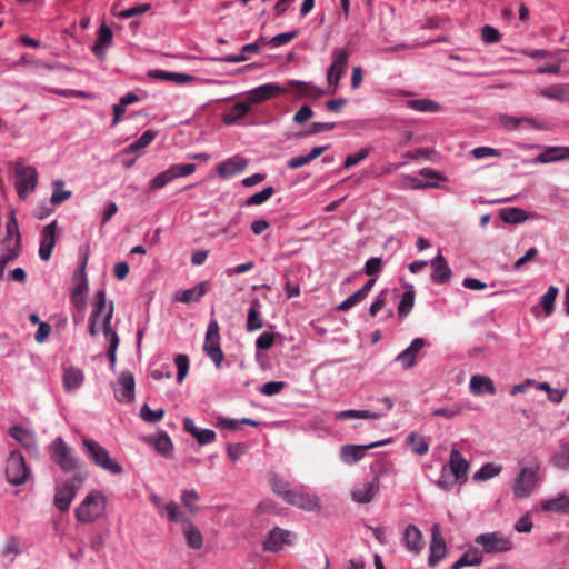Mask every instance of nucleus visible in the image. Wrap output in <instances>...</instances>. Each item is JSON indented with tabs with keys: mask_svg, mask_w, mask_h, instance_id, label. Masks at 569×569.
<instances>
[{
	"mask_svg": "<svg viewBox=\"0 0 569 569\" xmlns=\"http://www.w3.org/2000/svg\"><path fill=\"white\" fill-rule=\"evenodd\" d=\"M82 447L88 458L96 466L109 471L112 475H120L123 472L122 466L111 459L109 451L99 442L92 439L83 438Z\"/></svg>",
	"mask_w": 569,
	"mask_h": 569,
	"instance_id": "1",
	"label": "nucleus"
},
{
	"mask_svg": "<svg viewBox=\"0 0 569 569\" xmlns=\"http://www.w3.org/2000/svg\"><path fill=\"white\" fill-rule=\"evenodd\" d=\"M106 499L101 491L93 490L76 508L74 516L82 523L94 522L104 511Z\"/></svg>",
	"mask_w": 569,
	"mask_h": 569,
	"instance_id": "2",
	"label": "nucleus"
},
{
	"mask_svg": "<svg viewBox=\"0 0 569 569\" xmlns=\"http://www.w3.org/2000/svg\"><path fill=\"white\" fill-rule=\"evenodd\" d=\"M31 471L19 450H12L6 460L4 476L12 486H21L29 479Z\"/></svg>",
	"mask_w": 569,
	"mask_h": 569,
	"instance_id": "3",
	"label": "nucleus"
},
{
	"mask_svg": "<svg viewBox=\"0 0 569 569\" xmlns=\"http://www.w3.org/2000/svg\"><path fill=\"white\" fill-rule=\"evenodd\" d=\"M52 461L64 472H73L79 467L78 459L72 455L71 449L61 437H57L49 447Z\"/></svg>",
	"mask_w": 569,
	"mask_h": 569,
	"instance_id": "4",
	"label": "nucleus"
},
{
	"mask_svg": "<svg viewBox=\"0 0 569 569\" xmlns=\"http://www.w3.org/2000/svg\"><path fill=\"white\" fill-rule=\"evenodd\" d=\"M220 327L217 320L211 319L206 331L203 351L217 368L221 367L224 355L220 346Z\"/></svg>",
	"mask_w": 569,
	"mask_h": 569,
	"instance_id": "5",
	"label": "nucleus"
},
{
	"mask_svg": "<svg viewBox=\"0 0 569 569\" xmlns=\"http://www.w3.org/2000/svg\"><path fill=\"white\" fill-rule=\"evenodd\" d=\"M38 184V172L32 166L18 164L14 172V187L20 199L24 200Z\"/></svg>",
	"mask_w": 569,
	"mask_h": 569,
	"instance_id": "6",
	"label": "nucleus"
},
{
	"mask_svg": "<svg viewBox=\"0 0 569 569\" xmlns=\"http://www.w3.org/2000/svg\"><path fill=\"white\" fill-rule=\"evenodd\" d=\"M83 482V477L80 473L73 475V477L67 480L62 486L57 487L54 495V506L62 512L69 510L71 502L73 501L78 489Z\"/></svg>",
	"mask_w": 569,
	"mask_h": 569,
	"instance_id": "7",
	"label": "nucleus"
},
{
	"mask_svg": "<svg viewBox=\"0 0 569 569\" xmlns=\"http://www.w3.org/2000/svg\"><path fill=\"white\" fill-rule=\"evenodd\" d=\"M350 52L346 48H335L332 50V63L327 71V81L332 87L331 93L336 91V88L342 78L345 70L348 66Z\"/></svg>",
	"mask_w": 569,
	"mask_h": 569,
	"instance_id": "8",
	"label": "nucleus"
},
{
	"mask_svg": "<svg viewBox=\"0 0 569 569\" xmlns=\"http://www.w3.org/2000/svg\"><path fill=\"white\" fill-rule=\"evenodd\" d=\"M476 542L482 546L483 551L487 553L503 552L512 549V541L510 538L498 531L481 533L476 537Z\"/></svg>",
	"mask_w": 569,
	"mask_h": 569,
	"instance_id": "9",
	"label": "nucleus"
},
{
	"mask_svg": "<svg viewBox=\"0 0 569 569\" xmlns=\"http://www.w3.org/2000/svg\"><path fill=\"white\" fill-rule=\"evenodd\" d=\"M391 441L392 439L388 438L368 445H343L340 448V458L347 465H355L363 458L367 450L388 445Z\"/></svg>",
	"mask_w": 569,
	"mask_h": 569,
	"instance_id": "10",
	"label": "nucleus"
},
{
	"mask_svg": "<svg viewBox=\"0 0 569 569\" xmlns=\"http://www.w3.org/2000/svg\"><path fill=\"white\" fill-rule=\"evenodd\" d=\"M134 377L129 370H124L118 377L117 383L113 386L114 397L119 402L130 403L134 400Z\"/></svg>",
	"mask_w": 569,
	"mask_h": 569,
	"instance_id": "11",
	"label": "nucleus"
},
{
	"mask_svg": "<svg viewBox=\"0 0 569 569\" xmlns=\"http://www.w3.org/2000/svg\"><path fill=\"white\" fill-rule=\"evenodd\" d=\"M112 316H113V302H110L109 309L103 317V335L107 338V340L109 341V348L107 351V356L109 358L110 367L113 370L114 366H116V359H117L116 352H117V348L119 346L120 340H119L117 332L111 327Z\"/></svg>",
	"mask_w": 569,
	"mask_h": 569,
	"instance_id": "12",
	"label": "nucleus"
},
{
	"mask_svg": "<svg viewBox=\"0 0 569 569\" xmlns=\"http://www.w3.org/2000/svg\"><path fill=\"white\" fill-rule=\"evenodd\" d=\"M537 482V473L533 469L522 468L513 485V495L517 498H527L531 495Z\"/></svg>",
	"mask_w": 569,
	"mask_h": 569,
	"instance_id": "13",
	"label": "nucleus"
},
{
	"mask_svg": "<svg viewBox=\"0 0 569 569\" xmlns=\"http://www.w3.org/2000/svg\"><path fill=\"white\" fill-rule=\"evenodd\" d=\"M430 555L428 563L430 567H435L440 560L443 559L447 552V546L445 539L441 536L440 526L433 523L431 527V541H430Z\"/></svg>",
	"mask_w": 569,
	"mask_h": 569,
	"instance_id": "14",
	"label": "nucleus"
},
{
	"mask_svg": "<svg viewBox=\"0 0 569 569\" xmlns=\"http://www.w3.org/2000/svg\"><path fill=\"white\" fill-rule=\"evenodd\" d=\"M282 92L291 93L297 98H318L325 94V91L315 87L310 82H303L298 80H289L284 87H282Z\"/></svg>",
	"mask_w": 569,
	"mask_h": 569,
	"instance_id": "15",
	"label": "nucleus"
},
{
	"mask_svg": "<svg viewBox=\"0 0 569 569\" xmlns=\"http://www.w3.org/2000/svg\"><path fill=\"white\" fill-rule=\"evenodd\" d=\"M57 226H58L57 220H53L49 224H47L41 231L39 257L43 261H48L50 259L52 250L56 246Z\"/></svg>",
	"mask_w": 569,
	"mask_h": 569,
	"instance_id": "16",
	"label": "nucleus"
},
{
	"mask_svg": "<svg viewBox=\"0 0 569 569\" xmlns=\"http://www.w3.org/2000/svg\"><path fill=\"white\" fill-rule=\"evenodd\" d=\"M286 502L307 511H316L321 507L317 496L310 495L300 489H293Z\"/></svg>",
	"mask_w": 569,
	"mask_h": 569,
	"instance_id": "17",
	"label": "nucleus"
},
{
	"mask_svg": "<svg viewBox=\"0 0 569 569\" xmlns=\"http://www.w3.org/2000/svg\"><path fill=\"white\" fill-rule=\"evenodd\" d=\"M446 466L448 467V470L450 471L452 477H455L456 480H466L470 466L468 460L462 456V453L459 450L452 449L450 451L449 463Z\"/></svg>",
	"mask_w": 569,
	"mask_h": 569,
	"instance_id": "18",
	"label": "nucleus"
},
{
	"mask_svg": "<svg viewBox=\"0 0 569 569\" xmlns=\"http://www.w3.org/2000/svg\"><path fill=\"white\" fill-rule=\"evenodd\" d=\"M290 531L274 527L264 539L263 549L267 551L278 552L284 545L290 543Z\"/></svg>",
	"mask_w": 569,
	"mask_h": 569,
	"instance_id": "19",
	"label": "nucleus"
},
{
	"mask_svg": "<svg viewBox=\"0 0 569 569\" xmlns=\"http://www.w3.org/2000/svg\"><path fill=\"white\" fill-rule=\"evenodd\" d=\"M183 429L186 432L190 433L200 446L212 443L217 438L213 430L197 427L194 421L189 417L183 419Z\"/></svg>",
	"mask_w": 569,
	"mask_h": 569,
	"instance_id": "20",
	"label": "nucleus"
},
{
	"mask_svg": "<svg viewBox=\"0 0 569 569\" xmlns=\"http://www.w3.org/2000/svg\"><path fill=\"white\" fill-rule=\"evenodd\" d=\"M282 92V87L277 83H264L248 92V102L260 103Z\"/></svg>",
	"mask_w": 569,
	"mask_h": 569,
	"instance_id": "21",
	"label": "nucleus"
},
{
	"mask_svg": "<svg viewBox=\"0 0 569 569\" xmlns=\"http://www.w3.org/2000/svg\"><path fill=\"white\" fill-rule=\"evenodd\" d=\"M431 280L437 284H443L450 281L452 271L441 253H438L431 260Z\"/></svg>",
	"mask_w": 569,
	"mask_h": 569,
	"instance_id": "22",
	"label": "nucleus"
},
{
	"mask_svg": "<svg viewBox=\"0 0 569 569\" xmlns=\"http://www.w3.org/2000/svg\"><path fill=\"white\" fill-rule=\"evenodd\" d=\"M569 159V147H546L533 160V163H552Z\"/></svg>",
	"mask_w": 569,
	"mask_h": 569,
	"instance_id": "23",
	"label": "nucleus"
},
{
	"mask_svg": "<svg viewBox=\"0 0 569 569\" xmlns=\"http://www.w3.org/2000/svg\"><path fill=\"white\" fill-rule=\"evenodd\" d=\"M426 346V341L422 338H415L409 347L401 351L397 357L396 361L400 362L405 369L411 368L416 363V358L419 351Z\"/></svg>",
	"mask_w": 569,
	"mask_h": 569,
	"instance_id": "24",
	"label": "nucleus"
},
{
	"mask_svg": "<svg viewBox=\"0 0 569 569\" xmlns=\"http://www.w3.org/2000/svg\"><path fill=\"white\" fill-rule=\"evenodd\" d=\"M147 76L154 80L174 82L177 84H186L191 82L194 77L182 72H172L160 69L149 70Z\"/></svg>",
	"mask_w": 569,
	"mask_h": 569,
	"instance_id": "25",
	"label": "nucleus"
},
{
	"mask_svg": "<svg viewBox=\"0 0 569 569\" xmlns=\"http://www.w3.org/2000/svg\"><path fill=\"white\" fill-rule=\"evenodd\" d=\"M247 164L248 162L246 159L240 157H232L219 163L217 172L221 178L227 179L243 171Z\"/></svg>",
	"mask_w": 569,
	"mask_h": 569,
	"instance_id": "26",
	"label": "nucleus"
},
{
	"mask_svg": "<svg viewBox=\"0 0 569 569\" xmlns=\"http://www.w3.org/2000/svg\"><path fill=\"white\" fill-rule=\"evenodd\" d=\"M469 388L470 392L475 396H481L483 393H496V387L492 379L483 375H473L470 378Z\"/></svg>",
	"mask_w": 569,
	"mask_h": 569,
	"instance_id": "27",
	"label": "nucleus"
},
{
	"mask_svg": "<svg viewBox=\"0 0 569 569\" xmlns=\"http://www.w3.org/2000/svg\"><path fill=\"white\" fill-rule=\"evenodd\" d=\"M112 30L108 26L102 24L98 31L97 41L92 46V51L99 59L104 58L107 49L112 43Z\"/></svg>",
	"mask_w": 569,
	"mask_h": 569,
	"instance_id": "28",
	"label": "nucleus"
},
{
	"mask_svg": "<svg viewBox=\"0 0 569 569\" xmlns=\"http://www.w3.org/2000/svg\"><path fill=\"white\" fill-rule=\"evenodd\" d=\"M541 509L548 512L569 515V496L559 493L555 498L545 499L541 501Z\"/></svg>",
	"mask_w": 569,
	"mask_h": 569,
	"instance_id": "29",
	"label": "nucleus"
},
{
	"mask_svg": "<svg viewBox=\"0 0 569 569\" xmlns=\"http://www.w3.org/2000/svg\"><path fill=\"white\" fill-rule=\"evenodd\" d=\"M379 490L376 481H366L352 490V499L359 503L370 502Z\"/></svg>",
	"mask_w": 569,
	"mask_h": 569,
	"instance_id": "30",
	"label": "nucleus"
},
{
	"mask_svg": "<svg viewBox=\"0 0 569 569\" xmlns=\"http://www.w3.org/2000/svg\"><path fill=\"white\" fill-rule=\"evenodd\" d=\"M403 542L409 551L418 553L422 549V533L415 525H408L403 532Z\"/></svg>",
	"mask_w": 569,
	"mask_h": 569,
	"instance_id": "31",
	"label": "nucleus"
},
{
	"mask_svg": "<svg viewBox=\"0 0 569 569\" xmlns=\"http://www.w3.org/2000/svg\"><path fill=\"white\" fill-rule=\"evenodd\" d=\"M261 303L258 298L250 301V308L248 310L246 328L248 331H256L264 326L263 319L260 312Z\"/></svg>",
	"mask_w": 569,
	"mask_h": 569,
	"instance_id": "32",
	"label": "nucleus"
},
{
	"mask_svg": "<svg viewBox=\"0 0 569 569\" xmlns=\"http://www.w3.org/2000/svg\"><path fill=\"white\" fill-rule=\"evenodd\" d=\"M84 380V375L81 369L76 367H68L63 371V387L70 392L79 389Z\"/></svg>",
	"mask_w": 569,
	"mask_h": 569,
	"instance_id": "33",
	"label": "nucleus"
},
{
	"mask_svg": "<svg viewBox=\"0 0 569 569\" xmlns=\"http://www.w3.org/2000/svg\"><path fill=\"white\" fill-rule=\"evenodd\" d=\"M207 282L202 281L197 286L176 293L174 299L182 303L199 301L206 295Z\"/></svg>",
	"mask_w": 569,
	"mask_h": 569,
	"instance_id": "34",
	"label": "nucleus"
},
{
	"mask_svg": "<svg viewBox=\"0 0 569 569\" xmlns=\"http://www.w3.org/2000/svg\"><path fill=\"white\" fill-rule=\"evenodd\" d=\"M250 107L251 104L248 102V100L236 103L223 113V122L228 126L237 123L250 111Z\"/></svg>",
	"mask_w": 569,
	"mask_h": 569,
	"instance_id": "35",
	"label": "nucleus"
},
{
	"mask_svg": "<svg viewBox=\"0 0 569 569\" xmlns=\"http://www.w3.org/2000/svg\"><path fill=\"white\" fill-rule=\"evenodd\" d=\"M88 263V253H83L79 268L73 274L74 280H79L72 290L71 295L83 296L88 291V279L86 276V268Z\"/></svg>",
	"mask_w": 569,
	"mask_h": 569,
	"instance_id": "36",
	"label": "nucleus"
},
{
	"mask_svg": "<svg viewBox=\"0 0 569 569\" xmlns=\"http://www.w3.org/2000/svg\"><path fill=\"white\" fill-rule=\"evenodd\" d=\"M383 415L370 410H356L347 409L342 411H336L333 417L336 420H348V419H380Z\"/></svg>",
	"mask_w": 569,
	"mask_h": 569,
	"instance_id": "37",
	"label": "nucleus"
},
{
	"mask_svg": "<svg viewBox=\"0 0 569 569\" xmlns=\"http://www.w3.org/2000/svg\"><path fill=\"white\" fill-rule=\"evenodd\" d=\"M550 462L561 470H569V441L561 440L552 453Z\"/></svg>",
	"mask_w": 569,
	"mask_h": 569,
	"instance_id": "38",
	"label": "nucleus"
},
{
	"mask_svg": "<svg viewBox=\"0 0 569 569\" xmlns=\"http://www.w3.org/2000/svg\"><path fill=\"white\" fill-rule=\"evenodd\" d=\"M540 94L543 98L567 102L569 96V83L551 84L541 89Z\"/></svg>",
	"mask_w": 569,
	"mask_h": 569,
	"instance_id": "39",
	"label": "nucleus"
},
{
	"mask_svg": "<svg viewBox=\"0 0 569 569\" xmlns=\"http://www.w3.org/2000/svg\"><path fill=\"white\" fill-rule=\"evenodd\" d=\"M164 511L169 521L181 523L183 528L193 523L190 518L183 511H181L179 505L176 501L166 503Z\"/></svg>",
	"mask_w": 569,
	"mask_h": 569,
	"instance_id": "40",
	"label": "nucleus"
},
{
	"mask_svg": "<svg viewBox=\"0 0 569 569\" xmlns=\"http://www.w3.org/2000/svg\"><path fill=\"white\" fill-rule=\"evenodd\" d=\"M158 132L156 130L149 129L144 131L139 139H137L134 142L130 143L123 149V153L131 154L138 152L139 150L144 149L154 140Z\"/></svg>",
	"mask_w": 569,
	"mask_h": 569,
	"instance_id": "41",
	"label": "nucleus"
},
{
	"mask_svg": "<svg viewBox=\"0 0 569 569\" xmlns=\"http://www.w3.org/2000/svg\"><path fill=\"white\" fill-rule=\"evenodd\" d=\"M499 217L507 223L516 224L525 222L528 219V212L521 208H503L499 211Z\"/></svg>",
	"mask_w": 569,
	"mask_h": 569,
	"instance_id": "42",
	"label": "nucleus"
},
{
	"mask_svg": "<svg viewBox=\"0 0 569 569\" xmlns=\"http://www.w3.org/2000/svg\"><path fill=\"white\" fill-rule=\"evenodd\" d=\"M482 556L477 548L466 551L451 567V569H461L465 566H479L482 563Z\"/></svg>",
	"mask_w": 569,
	"mask_h": 569,
	"instance_id": "43",
	"label": "nucleus"
},
{
	"mask_svg": "<svg viewBox=\"0 0 569 569\" xmlns=\"http://www.w3.org/2000/svg\"><path fill=\"white\" fill-rule=\"evenodd\" d=\"M183 536L189 548L198 550L203 546V537L200 530L192 523L183 528Z\"/></svg>",
	"mask_w": 569,
	"mask_h": 569,
	"instance_id": "44",
	"label": "nucleus"
},
{
	"mask_svg": "<svg viewBox=\"0 0 569 569\" xmlns=\"http://www.w3.org/2000/svg\"><path fill=\"white\" fill-rule=\"evenodd\" d=\"M407 106L419 112H438L440 110V106L437 101L431 99H411L407 101Z\"/></svg>",
	"mask_w": 569,
	"mask_h": 569,
	"instance_id": "45",
	"label": "nucleus"
},
{
	"mask_svg": "<svg viewBox=\"0 0 569 569\" xmlns=\"http://www.w3.org/2000/svg\"><path fill=\"white\" fill-rule=\"evenodd\" d=\"M156 450L163 457H171L173 451V443L167 432L161 431L153 439Z\"/></svg>",
	"mask_w": 569,
	"mask_h": 569,
	"instance_id": "46",
	"label": "nucleus"
},
{
	"mask_svg": "<svg viewBox=\"0 0 569 569\" xmlns=\"http://www.w3.org/2000/svg\"><path fill=\"white\" fill-rule=\"evenodd\" d=\"M501 466L492 462L485 463L478 471L472 476V479L477 482L489 480L501 472Z\"/></svg>",
	"mask_w": 569,
	"mask_h": 569,
	"instance_id": "47",
	"label": "nucleus"
},
{
	"mask_svg": "<svg viewBox=\"0 0 569 569\" xmlns=\"http://www.w3.org/2000/svg\"><path fill=\"white\" fill-rule=\"evenodd\" d=\"M413 305H415V291H413L412 287H410L409 290H407L402 293L401 299L399 301V305H398L399 318H406L410 313Z\"/></svg>",
	"mask_w": 569,
	"mask_h": 569,
	"instance_id": "48",
	"label": "nucleus"
},
{
	"mask_svg": "<svg viewBox=\"0 0 569 569\" xmlns=\"http://www.w3.org/2000/svg\"><path fill=\"white\" fill-rule=\"evenodd\" d=\"M559 293L556 286H550L545 295L540 298V306L543 308L546 316H550L555 311V301Z\"/></svg>",
	"mask_w": 569,
	"mask_h": 569,
	"instance_id": "49",
	"label": "nucleus"
},
{
	"mask_svg": "<svg viewBox=\"0 0 569 569\" xmlns=\"http://www.w3.org/2000/svg\"><path fill=\"white\" fill-rule=\"evenodd\" d=\"M199 499L200 496L194 489H186L181 493V502L191 515L199 512L200 508L197 506Z\"/></svg>",
	"mask_w": 569,
	"mask_h": 569,
	"instance_id": "50",
	"label": "nucleus"
},
{
	"mask_svg": "<svg viewBox=\"0 0 569 569\" xmlns=\"http://www.w3.org/2000/svg\"><path fill=\"white\" fill-rule=\"evenodd\" d=\"M273 194H274V188L271 186H268V187L263 188L261 191L247 198L243 202V206L251 207V206L262 204L266 201H268Z\"/></svg>",
	"mask_w": 569,
	"mask_h": 569,
	"instance_id": "51",
	"label": "nucleus"
},
{
	"mask_svg": "<svg viewBox=\"0 0 569 569\" xmlns=\"http://www.w3.org/2000/svg\"><path fill=\"white\" fill-rule=\"evenodd\" d=\"M501 124L508 130H516L520 123H530L536 128H540L537 121L532 118L526 117H511V116H502L500 118Z\"/></svg>",
	"mask_w": 569,
	"mask_h": 569,
	"instance_id": "52",
	"label": "nucleus"
},
{
	"mask_svg": "<svg viewBox=\"0 0 569 569\" xmlns=\"http://www.w3.org/2000/svg\"><path fill=\"white\" fill-rule=\"evenodd\" d=\"M407 442L411 446L412 451L418 456H423L429 451V443L423 437L417 435L416 432H411L408 436Z\"/></svg>",
	"mask_w": 569,
	"mask_h": 569,
	"instance_id": "53",
	"label": "nucleus"
},
{
	"mask_svg": "<svg viewBox=\"0 0 569 569\" xmlns=\"http://www.w3.org/2000/svg\"><path fill=\"white\" fill-rule=\"evenodd\" d=\"M270 486L272 488V491L281 497L284 501L288 500L289 496L291 495L292 490L289 486V483L278 476H273L270 479Z\"/></svg>",
	"mask_w": 569,
	"mask_h": 569,
	"instance_id": "54",
	"label": "nucleus"
},
{
	"mask_svg": "<svg viewBox=\"0 0 569 569\" xmlns=\"http://www.w3.org/2000/svg\"><path fill=\"white\" fill-rule=\"evenodd\" d=\"M62 186H63L62 180L53 181V191H52V194L50 198L51 204L58 206L71 197L72 192L70 190H62L61 189Z\"/></svg>",
	"mask_w": 569,
	"mask_h": 569,
	"instance_id": "55",
	"label": "nucleus"
},
{
	"mask_svg": "<svg viewBox=\"0 0 569 569\" xmlns=\"http://www.w3.org/2000/svg\"><path fill=\"white\" fill-rule=\"evenodd\" d=\"M9 436L16 439L19 443H21L24 447H28L30 442H32V433L21 427V426H13L9 429Z\"/></svg>",
	"mask_w": 569,
	"mask_h": 569,
	"instance_id": "56",
	"label": "nucleus"
},
{
	"mask_svg": "<svg viewBox=\"0 0 569 569\" xmlns=\"http://www.w3.org/2000/svg\"><path fill=\"white\" fill-rule=\"evenodd\" d=\"M173 181L170 170L167 169L158 173L153 179L149 181L148 190L156 191L164 188L169 182Z\"/></svg>",
	"mask_w": 569,
	"mask_h": 569,
	"instance_id": "57",
	"label": "nucleus"
},
{
	"mask_svg": "<svg viewBox=\"0 0 569 569\" xmlns=\"http://www.w3.org/2000/svg\"><path fill=\"white\" fill-rule=\"evenodd\" d=\"M462 411H463V407L461 405L453 403L448 407L436 408L432 410L431 413H432V416L443 417L447 420H451V419L456 418L457 416H459Z\"/></svg>",
	"mask_w": 569,
	"mask_h": 569,
	"instance_id": "58",
	"label": "nucleus"
},
{
	"mask_svg": "<svg viewBox=\"0 0 569 569\" xmlns=\"http://www.w3.org/2000/svg\"><path fill=\"white\" fill-rule=\"evenodd\" d=\"M196 168L197 167L194 163H177L171 164L168 169L170 170V173L174 180L177 178L192 174L196 171Z\"/></svg>",
	"mask_w": 569,
	"mask_h": 569,
	"instance_id": "59",
	"label": "nucleus"
},
{
	"mask_svg": "<svg viewBox=\"0 0 569 569\" xmlns=\"http://www.w3.org/2000/svg\"><path fill=\"white\" fill-rule=\"evenodd\" d=\"M140 416L146 422L156 423L163 418L164 410L162 408L152 410L147 403H144L141 407Z\"/></svg>",
	"mask_w": 569,
	"mask_h": 569,
	"instance_id": "60",
	"label": "nucleus"
},
{
	"mask_svg": "<svg viewBox=\"0 0 569 569\" xmlns=\"http://www.w3.org/2000/svg\"><path fill=\"white\" fill-rule=\"evenodd\" d=\"M174 363L177 366V382L181 383L189 371V358L187 355L179 353L174 357Z\"/></svg>",
	"mask_w": 569,
	"mask_h": 569,
	"instance_id": "61",
	"label": "nucleus"
},
{
	"mask_svg": "<svg viewBox=\"0 0 569 569\" xmlns=\"http://www.w3.org/2000/svg\"><path fill=\"white\" fill-rule=\"evenodd\" d=\"M365 299H366L365 296L359 290H357L351 296H349L347 299H345L340 305H338L336 307V309L338 311H348L351 308H353L355 306L362 302Z\"/></svg>",
	"mask_w": 569,
	"mask_h": 569,
	"instance_id": "62",
	"label": "nucleus"
},
{
	"mask_svg": "<svg viewBox=\"0 0 569 569\" xmlns=\"http://www.w3.org/2000/svg\"><path fill=\"white\" fill-rule=\"evenodd\" d=\"M458 480L452 477L447 466H443L439 479L436 481L437 487L442 490H450Z\"/></svg>",
	"mask_w": 569,
	"mask_h": 569,
	"instance_id": "63",
	"label": "nucleus"
},
{
	"mask_svg": "<svg viewBox=\"0 0 569 569\" xmlns=\"http://www.w3.org/2000/svg\"><path fill=\"white\" fill-rule=\"evenodd\" d=\"M382 266L383 262L381 258L372 257L366 261L362 271L369 277H375L381 272Z\"/></svg>",
	"mask_w": 569,
	"mask_h": 569,
	"instance_id": "64",
	"label": "nucleus"
}]
</instances>
